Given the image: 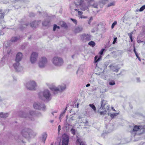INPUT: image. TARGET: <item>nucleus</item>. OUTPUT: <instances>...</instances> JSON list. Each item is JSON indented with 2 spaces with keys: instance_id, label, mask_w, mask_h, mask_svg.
Instances as JSON below:
<instances>
[{
  "instance_id": "nucleus-2",
  "label": "nucleus",
  "mask_w": 145,
  "mask_h": 145,
  "mask_svg": "<svg viewBox=\"0 0 145 145\" xmlns=\"http://www.w3.org/2000/svg\"><path fill=\"white\" fill-rule=\"evenodd\" d=\"M51 62L54 66L57 67H61L64 64L63 59L58 56L54 57L51 59Z\"/></svg>"
},
{
  "instance_id": "nucleus-52",
  "label": "nucleus",
  "mask_w": 145,
  "mask_h": 145,
  "mask_svg": "<svg viewBox=\"0 0 145 145\" xmlns=\"http://www.w3.org/2000/svg\"><path fill=\"white\" fill-rule=\"evenodd\" d=\"M4 33L2 31L0 30V36L3 35L4 34Z\"/></svg>"
},
{
  "instance_id": "nucleus-37",
  "label": "nucleus",
  "mask_w": 145,
  "mask_h": 145,
  "mask_svg": "<svg viewBox=\"0 0 145 145\" xmlns=\"http://www.w3.org/2000/svg\"><path fill=\"white\" fill-rule=\"evenodd\" d=\"M106 110H105L104 111H101L99 112L100 114L101 115H105L106 113Z\"/></svg>"
},
{
  "instance_id": "nucleus-20",
  "label": "nucleus",
  "mask_w": 145,
  "mask_h": 145,
  "mask_svg": "<svg viewBox=\"0 0 145 145\" xmlns=\"http://www.w3.org/2000/svg\"><path fill=\"white\" fill-rule=\"evenodd\" d=\"M37 135V133L32 131L31 129V131H30V133H29V138H32L34 137Z\"/></svg>"
},
{
  "instance_id": "nucleus-6",
  "label": "nucleus",
  "mask_w": 145,
  "mask_h": 145,
  "mask_svg": "<svg viewBox=\"0 0 145 145\" xmlns=\"http://www.w3.org/2000/svg\"><path fill=\"white\" fill-rule=\"evenodd\" d=\"M33 108L36 110L44 111L46 109L45 105L42 103L37 102H35L33 103Z\"/></svg>"
},
{
  "instance_id": "nucleus-41",
  "label": "nucleus",
  "mask_w": 145,
  "mask_h": 145,
  "mask_svg": "<svg viewBox=\"0 0 145 145\" xmlns=\"http://www.w3.org/2000/svg\"><path fill=\"white\" fill-rule=\"evenodd\" d=\"M145 9V5L142 6L139 9V11L141 12Z\"/></svg>"
},
{
  "instance_id": "nucleus-14",
  "label": "nucleus",
  "mask_w": 145,
  "mask_h": 145,
  "mask_svg": "<svg viewBox=\"0 0 145 145\" xmlns=\"http://www.w3.org/2000/svg\"><path fill=\"white\" fill-rule=\"evenodd\" d=\"M109 67L111 70L116 72H118L120 69L117 65H114V64H111Z\"/></svg>"
},
{
  "instance_id": "nucleus-50",
  "label": "nucleus",
  "mask_w": 145,
  "mask_h": 145,
  "mask_svg": "<svg viewBox=\"0 0 145 145\" xmlns=\"http://www.w3.org/2000/svg\"><path fill=\"white\" fill-rule=\"evenodd\" d=\"M132 34H133L132 32L128 34V35L129 36L130 38L132 37Z\"/></svg>"
},
{
  "instance_id": "nucleus-42",
  "label": "nucleus",
  "mask_w": 145,
  "mask_h": 145,
  "mask_svg": "<svg viewBox=\"0 0 145 145\" xmlns=\"http://www.w3.org/2000/svg\"><path fill=\"white\" fill-rule=\"evenodd\" d=\"M85 1L88 2L87 5L90 4V3H92V2H94V0H84Z\"/></svg>"
},
{
  "instance_id": "nucleus-51",
  "label": "nucleus",
  "mask_w": 145,
  "mask_h": 145,
  "mask_svg": "<svg viewBox=\"0 0 145 145\" xmlns=\"http://www.w3.org/2000/svg\"><path fill=\"white\" fill-rule=\"evenodd\" d=\"M65 112L64 111L63 112H62L60 114V116H62L65 113Z\"/></svg>"
},
{
  "instance_id": "nucleus-38",
  "label": "nucleus",
  "mask_w": 145,
  "mask_h": 145,
  "mask_svg": "<svg viewBox=\"0 0 145 145\" xmlns=\"http://www.w3.org/2000/svg\"><path fill=\"white\" fill-rule=\"evenodd\" d=\"M109 84L111 86L114 85L115 84V82L114 81L112 80L110 81L109 83Z\"/></svg>"
},
{
  "instance_id": "nucleus-12",
  "label": "nucleus",
  "mask_w": 145,
  "mask_h": 145,
  "mask_svg": "<svg viewBox=\"0 0 145 145\" xmlns=\"http://www.w3.org/2000/svg\"><path fill=\"white\" fill-rule=\"evenodd\" d=\"M69 142L68 136L65 134L63 135L62 145H68Z\"/></svg>"
},
{
  "instance_id": "nucleus-62",
  "label": "nucleus",
  "mask_w": 145,
  "mask_h": 145,
  "mask_svg": "<svg viewBox=\"0 0 145 145\" xmlns=\"http://www.w3.org/2000/svg\"><path fill=\"white\" fill-rule=\"evenodd\" d=\"M109 108H110V106H109V105H108V106H107V109H109Z\"/></svg>"
},
{
  "instance_id": "nucleus-61",
  "label": "nucleus",
  "mask_w": 145,
  "mask_h": 145,
  "mask_svg": "<svg viewBox=\"0 0 145 145\" xmlns=\"http://www.w3.org/2000/svg\"><path fill=\"white\" fill-rule=\"evenodd\" d=\"M142 42V41H141L140 40H138V42L139 43H140Z\"/></svg>"
},
{
  "instance_id": "nucleus-11",
  "label": "nucleus",
  "mask_w": 145,
  "mask_h": 145,
  "mask_svg": "<svg viewBox=\"0 0 145 145\" xmlns=\"http://www.w3.org/2000/svg\"><path fill=\"white\" fill-rule=\"evenodd\" d=\"M13 66L17 71L20 72L23 70V67L20 65L19 62L13 64Z\"/></svg>"
},
{
  "instance_id": "nucleus-23",
  "label": "nucleus",
  "mask_w": 145,
  "mask_h": 145,
  "mask_svg": "<svg viewBox=\"0 0 145 145\" xmlns=\"http://www.w3.org/2000/svg\"><path fill=\"white\" fill-rule=\"evenodd\" d=\"M9 114L8 113H4L1 112L0 114V117L1 118H5L7 117L8 116Z\"/></svg>"
},
{
  "instance_id": "nucleus-7",
  "label": "nucleus",
  "mask_w": 145,
  "mask_h": 145,
  "mask_svg": "<svg viewBox=\"0 0 145 145\" xmlns=\"http://www.w3.org/2000/svg\"><path fill=\"white\" fill-rule=\"evenodd\" d=\"M48 60L45 57H42L39 59L38 66L41 69L46 67L48 64Z\"/></svg>"
},
{
  "instance_id": "nucleus-39",
  "label": "nucleus",
  "mask_w": 145,
  "mask_h": 145,
  "mask_svg": "<svg viewBox=\"0 0 145 145\" xmlns=\"http://www.w3.org/2000/svg\"><path fill=\"white\" fill-rule=\"evenodd\" d=\"M71 131L72 134L74 135L75 134L76 130L75 129L72 128L71 130Z\"/></svg>"
},
{
  "instance_id": "nucleus-58",
  "label": "nucleus",
  "mask_w": 145,
  "mask_h": 145,
  "mask_svg": "<svg viewBox=\"0 0 145 145\" xmlns=\"http://www.w3.org/2000/svg\"><path fill=\"white\" fill-rule=\"evenodd\" d=\"M72 67V65H69L67 67L68 68H70Z\"/></svg>"
},
{
  "instance_id": "nucleus-40",
  "label": "nucleus",
  "mask_w": 145,
  "mask_h": 145,
  "mask_svg": "<svg viewBox=\"0 0 145 145\" xmlns=\"http://www.w3.org/2000/svg\"><path fill=\"white\" fill-rule=\"evenodd\" d=\"M117 22L116 21H115L112 24L111 26L112 29H113L114 26L117 24Z\"/></svg>"
},
{
  "instance_id": "nucleus-57",
  "label": "nucleus",
  "mask_w": 145,
  "mask_h": 145,
  "mask_svg": "<svg viewBox=\"0 0 145 145\" xmlns=\"http://www.w3.org/2000/svg\"><path fill=\"white\" fill-rule=\"evenodd\" d=\"M137 82H140V78H137Z\"/></svg>"
},
{
  "instance_id": "nucleus-9",
  "label": "nucleus",
  "mask_w": 145,
  "mask_h": 145,
  "mask_svg": "<svg viewBox=\"0 0 145 145\" xmlns=\"http://www.w3.org/2000/svg\"><path fill=\"white\" fill-rule=\"evenodd\" d=\"M31 129L26 127L23 128L21 131V135L24 137L27 138H29V133Z\"/></svg>"
},
{
  "instance_id": "nucleus-46",
  "label": "nucleus",
  "mask_w": 145,
  "mask_h": 145,
  "mask_svg": "<svg viewBox=\"0 0 145 145\" xmlns=\"http://www.w3.org/2000/svg\"><path fill=\"white\" fill-rule=\"evenodd\" d=\"M105 50V49H102L99 52V53L101 55H102L103 54V52Z\"/></svg>"
},
{
  "instance_id": "nucleus-29",
  "label": "nucleus",
  "mask_w": 145,
  "mask_h": 145,
  "mask_svg": "<svg viewBox=\"0 0 145 145\" xmlns=\"http://www.w3.org/2000/svg\"><path fill=\"white\" fill-rule=\"evenodd\" d=\"M88 44L92 47H94L95 46V44L94 42L91 41L89 42Z\"/></svg>"
},
{
  "instance_id": "nucleus-47",
  "label": "nucleus",
  "mask_w": 145,
  "mask_h": 145,
  "mask_svg": "<svg viewBox=\"0 0 145 145\" xmlns=\"http://www.w3.org/2000/svg\"><path fill=\"white\" fill-rule=\"evenodd\" d=\"M71 20L75 24H76L77 22V20L74 19H73L72 18H71Z\"/></svg>"
},
{
  "instance_id": "nucleus-54",
  "label": "nucleus",
  "mask_w": 145,
  "mask_h": 145,
  "mask_svg": "<svg viewBox=\"0 0 145 145\" xmlns=\"http://www.w3.org/2000/svg\"><path fill=\"white\" fill-rule=\"evenodd\" d=\"M61 130V126L60 125H59L58 127V132H59Z\"/></svg>"
},
{
  "instance_id": "nucleus-19",
  "label": "nucleus",
  "mask_w": 145,
  "mask_h": 145,
  "mask_svg": "<svg viewBox=\"0 0 145 145\" xmlns=\"http://www.w3.org/2000/svg\"><path fill=\"white\" fill-rule=\"evenodd\" d=\"M83 30V28L81 26H78L75 27L74 30V31L76 33H79L81 32Z\"/></svg>"
},
{
  "instance_id": "nucleus-45",
  "label": "nucleus",
  "mask_w": 145,
  "mask_h": 145,
  "mask_svg": "<svg viewBox=\"0 0 145 145\" xmlns=\"http://www.w3.org/2000/svg\"><path fill=\"white\" fill-rule=\"evenodd\" d=\"M28 25V24H25V25H23V26H22V27H21L20 29L21 30L23 29L24 28H23V27L25 28Z\"/></svg>"
},
{
  "instance_id": "nucleus-25",
  "label": "nucleus",
  "mask_w": 145,
  "mask_h": 145,
  "mask_svg": "<svg viewBox=\"0 0 145 145\" xmlns=\"http://www.w3.org/2000/svg\"><path fill=\"white\" fill-rule=\"evenodd\" d=\"M60 24L61 27H64L65 28L67 27V26L66 24L63 22H61L60 23Z\"/></svg>"
},
{
  "instance_id": "nucleus-18",
  "label": "nucleus",
  "mask_w": 145,
  "mask_h": 145,
  "mask_svg": "<svg viewBox=\"0 0 145 145\" xmlns=\"http://www.w3.org/2000/svg\"><path fill=\"white\" fill-rule=\"evenodd\" d=\"M106 104V102L105 100L104 99L102 100L101 102V106L99 108V110L101 109L103 110L104 109L105 105Z\"/></svg>"
},
{
  "instance_id": "nucleus-26",
  "label": "nucleus",
  "mask_w": 145,
  "mask_h": 145,
  "mask_svg": "<svg viewBox=\"0 0 145 145\" xmlns=\"http://www.w3.org/2000/svg\"><path fill=\"white\" fill-rule=\"evenodd\" d=\"M139 129H140L139 127L135 125L134 127L133 130L131 131V133H133V132H135Z\"/></svg>"
},
{
  "instance_id": "nucleus-27",
  "label": "nucleus",
  "mask_w": 145,
  "mask_h": 145,
  "mask_svg": "<svg viewBox=\"0 0 145 145\" xmlns=\"http://www.w3.org/2000/svg\"><path fill=\"white\" fill-rule=\"evenodd\" d=\"M19 40V38L16 37H12L11 40L10 41L11 42H15L17 41V40Z\"/></svg>"
},
{
  "instance_id": "nucleus-8",
  "label": "nucleus",
  "mask_w": 145,
  "mask_h": 145,
  "mask_svg": "<svg viewBox=\"0 0 145 145\" xmlns=\"http://www.w3.org/2000/svg\"><path fill=\"white\" fill-rule=\"evenodd\" d=\"M27 88L29 90H35L37 87L36 83L34 81H30L27 82L25 85Z\"/></svg>"
},
{
  "instance_id": "nucleus-44",
  "label": "nucleus",
  "mask_w": 145,
  "mask_h": 145,
  "mask_svg": "<svg viewBox=\"0 0 145 145\" xmlns=\"http://www.w3.org/2000/svg\"><path fill=\"white\" fill-rule=\"evenodd\" d=\"M101 2L103 4H105L108 2V0H101Z\"/></svg>"
},
{
  "instance_id": "nucleus-48",
  "label": "nucleus",
  "mask_w": 145,
  "mask_h": 145,
  "mask_svg": "<svg viewBox=\"0 0 145 145\" xmlns=\"http://www.w3.org/2000/svg\"><path fill=\"white\" fill-rule=\"evenodd\" d=\"M117 37H115L114 38V40L113 42V44H115V43H116L117 42Z\"/></svg>"
},
{
  "instance_id": "nucleus-59",
  "label": "nucleus",
  "mask_w": 145,
  "mask_h": 145,
  "mask_svg": "<svg viewBox=\"0 0 145 145\" xmlns=\"http://www.w3.org/2000/svg\"><path fill=\"white\" fill-rule=\"evenodd\" d=\"M90 84H88L86 85V87H88L90 86Z\"/></svg>"
},
{
  "instance_id": "nucleus-4",
  "label": "nucleus",
  "mask_w": 145,
  "mask_h": 145,
  "mask_svg": "<svg viewBox=\"0 0 145 145\" xmlns=\"http://www.w3.org/2000/svg\"><path fill=\"white\" fill-rule=\"evenodd\" d=\"M66 85L65 84L59 86L57 87L52 86L50 88L51 90L54 91V94H57L58 92H62L66 89Z\"/></svg>"
},
{
  "instance_id": "nucleus-43",
  "label": "nucleus",
  "mask_w": 145,
  "mask_h": 145,
  "mask_svg": "<svg viewBox=\"0 0 145 145\" xmlns=\"http://www.w3.org/2000/svg\"><path fill=\"white\" fill-rule=\"evenodd\" d=\"M93 20V17L91 16L90 17V19L88 22V24H90L91 22Z\"/></svg>"
},
{
  "instance_id": "nucleus-1",
  "label": "nucleus",
  "mask_w": 145,
  "mask_h": 145,
  "mask_svg": "<svg viewBox=\"0 0 145 145\" xmlns=\"http://www.w3.org/2000/svg\"><path fill=\"white\" fill-rule=\"evenodd\" d=\"M39 98L42 100L49 101L51 99V94L50 91L48 89H45L38 93Z\"/></svg>"
},
{
  "instance_id": "nucleus-17",
  "label": "nucleus",
  "mask_w": 145,
  "mask_h": 145,
  "mask_svg": "<svg viewBox=\"0 0 145 145\" xmlns=\"http://www.w3.org/2000/svg\"><path fill=\"white\" fill-rule=\"evenodd\" d=\"M77 139L76 141V144H79L80 145H86L85 144V142L82 141V140L81 138H79L78 136L77 137Z\"/></svg>"
},
{
  "instance_id": "nucleus-35",
  "label": "nucleus",
  "mask_w": 145,
  "mask_h": 145,
  "mask_svg": "<svg viewBox=\"0 0 145 145\" xmlns=\"http://www.w3.org/2000/svg\"><path fill=\"white\" fill-rule=\"evenodd\" d=\"M57 28L59 29H60V27L59 26H57L56 24L54 25V27H53V31H55L56 29H57Z\"/></svg>"
},
{
  "instance_id": "nucleus-64",
  "label": "nucleus",
  "mask_w": 145,
  "mask_h": 145,
  "mask_svg": "<svg viewBox=\"0 0 145 145\" xmlns=\"http://www.w3.org/2000/svg\"><path fill=\"white\" fill-rule=\"evenodd\" d=\"M51 145H55V144L52 143L51 144Z\"/></svg>"
},
{
  "instance_id": "nucleus-31",
  "label": "nucleus",
  "mask_w": 145,
  "mask_h": 145,
  "mask_svg": "<svg viewBox=\"0 0 145 145\" xmlns=\"http://www.w3.org/2000/svg\"><path fill=\"white\" fill-rule=\"evenodd\" d=\"M49 22L48 21H45L42 23V25L44 26H48L49 25Z\"/></svg>"
},
{
  "instance_id": "nucleus-63",
  "label": "nucleus",
  "mask_w": 145,
  "mask_h": 145,
  "mask_svg": "<svg viewBox=\"0 0 145 145\" xmlns=\"http://www.w3.org/2000/svg\"><path fill=\"white\" fill-rule=\"evenodd\" d=\"M61 117H62V116H59V120H60V121H61Z\"/></svg>"
},
{
  "instance_id": "nucleus-60",
  "label": "nucleus",
  "mask_w": 145,
  "mask_h": 145,
  "mask_svg": "<svg viewBox=\"0 0 145 145\" xmlns=\"http://www.w3.org/2000/svg\"><path fill=\"white\" fill-rule=\"evenodd\" d=\"M93 88V90H96L97 89V88Z\"/></svg>"
},
{
  "instance_id": "nucleus-53",
  "label": "nucleus",
  "mask_w": 145,
  "mask_h": 145,
  "mask_svg": "<svg viewBox=\"0 0 145 145\" xmlns=\"http://www.w3.org/2000/svg\"><path fill=\"white\" fill-rule=\"evenodd\" d=\"M35 15L33 13H31L30 14V16H34Z\"/></svg>"
},
{
  "instance_id": "nucleus-55",
  "label": "nucleus",
  "mask_w": 145,
  "mask_h": 145,
  "mask_svg": "<svg viewBox=\"0 0 145 145\" xmlns=\"http://www.w3.org/2000/svg\"><path fill=\"white\" fill-rule=\"evenodd\" d=\"M4 101L3 100H0V104L1 105L2 104V103H3V102H4Z\"/></svg>"
},
{
  "instance_id": "nucleus-22",
  "label": "nucleus",
  "mask_w": 145,
  "mask_h": 145,
  "mask_svg": "<svg viewBox=\"0 0 145 145\" xmlns=\"http://www.w3.org/2000/svg\"><path fill=\"white\" fill-rule=\"evenodd\" d=\"M76 74L80 78L81 76L83 74V71L82 70L79 68L77 71L76 72Z\"/></svg>"
},
{
  "instance_id": "nucleus-56",
  "label": "nucleus",
  "mask_w": 145,
  "mask_h": 145,
  "mask_svg": "<svg viewBox=\"0 0 145 145\" xmlns=\"http://www.w3.org/2000/svg\"><path fill=\"white\" fill-rule=\"evenodd\" d=\"M133 51H134V52H135V54H137V52H136V51L135 48V47H134Z\"/></svg>"
},
{
  "instance_id": "nucleus-34",
  "label": "nucleus",
  "mask_w": 145,
  "mask_h": 145,
  "mask_svg": "<svg viewBox=\"0 0 145 145\" xmlns=\"http://www.w3.org/2000/svg\"><path fill=\"white\" fill-rule=\"evenodd\" d=\"M110 116L111 117V118H113L115 116H116L118 114L113 113H110Z\"/></svg>"
},
{
  "instance_id": "nucleus-13",
  "label": "nucleus",
  "mask_w": 145,
  "mask_h": 145,
  "mask_svg": "<svg viewBox=\"0 0 145 145\" xmlns=\"http://www.w3.org/2000/svg\"><path fill=\"white\" fill-rule=\"evenodd\" d=\"M5 12H3L2 10H0V25H4L5 21L3 20Z\"/></svg>"
},
{
  "instance_id": "nucleus-3",
  "label": "nucleus",
  "mask_w": 145,
  "mask_h": 145,
  "mask_svg": "<svg viewBox=\"0 0 145 145\" xmlns=\"http://www.w3.org/2000/svg\"><path fill=\"white\" fill-rule=\"evenodd\" d=\"M74 3L77 7L80 6V9L82 10L85 11L88 10L87 4L84 3V0H75Z\"/></svg>"
},
{
  "instance_id": "nucleus-33",
  "label": "nucleus",
  "mask_w": 145,
  "mask_h": 145,
  "mask_svg": "<svg viewBox=\"0 0 145 145\" xmlns=\"http://www.w3.org/2000/svg\"><path fill=\"white\" fill-rule=\"evenodd\" d=\"M74 10L78 11V14L79 16V17L81 16L83 14V12H82L79 10L77 9H75Z\"/></svg>"
},
{
  "instance_id": "nucleus-30",
  "label": "nucleus",
  "mask_w": 145,
  "mask_h": 145,
  "mask_svg": "<svg viewBox=\"0 0 145 145\" xmlns=\"http://www.w3.org/2000/svg\"><path fill=\"white\" fill-rule=\"evenodd\" d=\"M47 137V134L46 133H44L42 135V138L43 140L44 143L45 142L46 140Z\"/></svg>"
},
{
  "instance_id": "nucleus-28",
  "label": "nucleus",
  "mask_w": 145,
  "mask_h": 145,
  "mask_svg": "<svg viewBox=\"0 0 145 145\" xmlns=\"http://www.w3.org/2000/svg\"><path fill=\"white\" fill-rule=\"evenodd\" d=\"M89 106L93 110V111L95 112L96 111V108L95 106L93 104H90L89 105Z\"/></svg>"
},
{
  "instance_id": "nucleus-16",
  "label": "nucleus",
  "mask_w": 145,
  "mask_h": 145,
  "mask_svg": "<svg viewBox=\"0 0 145 145\" xmlns=\"http://www.w3.org/2000/svg\"><path fill=\"white\" fill-rule=\"evenodd\" d=\"M92 3H93V4H92V3H90V5H87V7H88V10H87L88 11L89 10V7L90 6H91L94 8H98V4L97 2H95L94 0V2H92Z\"/></svg>"
},
{
  "instance_id": "nucleus-36",
  "label": "nucleus",
  "mask_w": 145,
  "mask_h": 145,
  "mask_svg": "<svg viewBox=\"0 0 145 145\" xmlns=\"http://www.w3.org/2000/svg\"><path fill=\"white\" fill-rule=\"evenodd\" d=\"M100 57H98V56H96L95 57V62H96L98 61H99L100 60Z\"/></svg>"
},
{
  "instance_id": "nucleus-49",
  "label": "nucleus",
  "mask_w": 145,
  "mask_h": 145,
  "mask_svg": "<svg viewBox=\"0 0 145 145\" xmlns=\"http://www.w3.org/2000/svg\"><path fill=\"white\" fill-rule=\"evenodd\" d=\"M80 18H87V17L84 16L82 15L81 16H80Z\"/></svg>"
},
{
  "instance_id": "nucleus-21",
  "label": "nucleus",
  "mask_w": 145,
  "mask_h": 145,
  "mask_svg": "<svg viewBox=\"0 0 145 145\" xmlns=\"http://www.w3.org/2000/svg\"><path fill=\"white\" fill-rule=\"evenodd\" d=\"M39 23V22H38L33 21L30 24V25L32 27L35 28L38 26Z\"/></svg>"
},
{
  "instance_id": "nucleus-5",
  "label": "nucleus",
  "mask_w": 145,
  "mask_h": 145,
  "mask_svg": "<svg viewBox=\"0 0 145 145\" xmlns=\"http://www.w3.org/2000/svg\"><path fill=\"white\" fill-rule=\"evenodd\" d=\"M37 116L36 115L35 112L33 110L30 111L29 114H26L24 112H22V114L20 116L21 117L27 118L30 120L33 121L34 120V117Z\"/></svg>"
},
{
  "instance_id": "nucleus-15",
  "label": "nucleus",
  "mask_w": 145,
  "mask_h": 145,
  "mask_svg": "<svg viewBox=\"0 0 145 145\" xmlns=\"http://www.w3.org/2000/svg\"><path fill=\"white\" fill-rule=\"evenodd\" d=\"M22 58V54L21 52L18 53L16 55L15 59L16 63L19 62L21 61Z\"/></svg>"
},
{
  "instance_id": "nucleus-10",
  "label": "nucleus",
  "mask_w": 145,
  "mask_h": 145,
  "mask_svg": "<svg viewBox=\"0 0 145 145\" xmlns=\"http://www.w3.org/2000/svg\"><path fill=\"white\" fill-rule=\"evenodd\" d=\"M38 56V54L37 53L33 52L32 53L30 58L31 63L34 64L37 61Z\"/></svg>"
},
{
  "instance_id": "nucleus-24",
  "label": "nucleus",
  "mask_w": 145,
  "mask_h": 145,
  "mask_svg": "<svg viewBox=\"0 0 145 145\" xmlns=\"http://www.w3.org/2000/svg\"><path fill=\"white\" fill-rule=\"evenodd\" d=\"M82 37L87 41L89 40H91L90 36L88 35H83L82 36Z\"/></svg>"
},
{
  "instance_id": "nucleus-32",
  "label": "nucleus",
  "mask_w": 145,
  "mask_h": 145,
  "mask_svg": "<svg viewBox=\"0 0 145 145\" xmlns=\"http://www.w3.org/2000/svg\"><path fill=\"white\" fill-rule=\"evenodd\" d=\"M115 4V2L113 1L110 3L108 5V7H110L111 6H114Z\"/></svg>"
}]
</instances>
